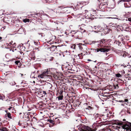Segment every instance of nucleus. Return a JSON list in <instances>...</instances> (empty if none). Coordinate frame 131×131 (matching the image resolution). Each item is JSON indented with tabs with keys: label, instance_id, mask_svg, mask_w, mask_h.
<instances>
[{
	"label": "nucleus",
	"instance_id": "nucleus-16",
	"mask_svg": "<svg viewBox=\"0 0 131 131\" xmlns=\"http://www.w3.org/2000/svg\"><path fill=\"white\" fill-rule=\"evenodd\" d=\"M114 43L115 44H116L118 46H120V44L121 43V42L119 41H116L114 42Z\"/></svg>",
	"mask_w": 131,
	"mask_h": 131
},
{
	"label": "nucleus",
	"instance_id": "nucleus-7",
	"mask_svg": "<svg viewBox=\"0 0 131 131\" xmlns=\"http://www.w3.org/2000/svg\"><path fill=\"white\" fill-rule=\"evenodd\" d=\"M124 127L126 129L129 130L130 131H131V123L127 122Z\"/></svg>",
	"mask_w": 131,
	"mask_h": 131
},
{
	"label": "nucleus",
	"instance_id": "nucleus-48",
	"mask_svg": "<svg viewBox=\"0 0 131 131\" xmlns=\"http://www.w3.org/2000/svg\"><path fill=\"white\" fill-rule=\"evenodd\" d=\"M82 30H83L82 31L83 32H85V30L84 29H82Z\"/></svg>",
	"mask_w": 131,
	"mask_h": 131
},
{
	"label": "nucleus",
	"instance_id": "nucleus-21",
	"mask_svg": "<svg viewBox=\"0 0 131 131\" xmlns=\"http://www.w3.org/2000/svg\"><path fill=\"white\" fill-rule=\"evenodd\" d=\"M115 75L118 78H121L122 77V75L119 73L116 74Z\"/></svg>",
	"mask_w": 131,
	"mask_h": 131
},
{
	"label": "nucleus",
	"instance_id": "nucleus-41",
	"mask_svg": "<svg viewBox=\"0 0 131 131\" xmlns=\"http://www.w3.org/2000/svg\"><path fill=\"white\" fill-rule=\"evenodd\" d=\"M51 59H50L49 60L50 61H52V60H53V57H51Z\"/></svg>",
	"mask_w": 131,
	"mask_h": 131
},
{
	"label": "nucleus",
	"instance_id": "nucleus-18",
	"mask_svg": "<svg viewBox=\"0 0 131 131\" xmlns=\"http://www.w3.org/2000/svg\"><path fill=\"white\" fill-rule=\"evenodd\" d=\"M34 72H33L30 75V78H31L33 79L34 78V79H35V77L34 76Z\"/></svg>",
	"mask_w": 131,
	"mask_h": 131
},
{
	"label": "nucleus",
	"instance_id": "nucleus-63",
	"mask_svg": "<svg viewBox=\"0 0 131 131\" xmlns=\"http://www.w3.org/2000/svg\"><path fill=\"white\" fill-rule=\"evenodd\" d=\"M29 40H28V41L27 42V44L28 43V42H29Z\"/></svg>",
	"mask_w": 131,
	"mask_h": 131
},
{
	"label": "nucleus",
	"instance_id": "nucleus-1",
	"mask_svg": "<svg viewBox=\"0 0 131 131\" xmlns=\"http://www.w3.org/2000/svg\"><path fill=\"white\" fill-rule=\"evenodd\" d=\"M93 130L88 126H87L84 125H82L81 128L79 129L80 131H95L97 129L101 131H106L105 129H99L100 127H101L99 123H94L92 125Z\"/></svg>",
	"mask_w": 131,
	"mask_h": 131
},
{
	"label": "nucleus",
	"instance_id": "nucleus-35",
	"mask_svg": "<svg viewBox=\"0 0 131 131\" xmlns=\"http://www.w3.org/2000/svg\"><path fill=\"white\" fill-rule=\"evenodd\" d=\"M43 15L44 16H47V17H49V16L47 14H43Z\"/></svg>",
	"mask_w": 131,
	"mask_h": 131
},
{
	"label": "nucleus",
	"instance_id": "nucleus-30",
	"mask_svg": "<svg viewBox=\"0 0 131 131\" xmlns=\"http://www.w3.org/2000/svg\"><path fill=\"white\" fill-rule=\"evenodd\" d=\"M121 67H123L124 68H125L126 67V65H125L124 64L121 65Z\"/></svg>",
	"mask_w": 131,
	"mask_h": 131
},
{
	"label": "nucleus",
	"instance_id": "nucleus-23",
	"mask_svg": "<svg viewBox=\"0 0 131 131\" xmlns=\"http://www.w3.org/2000/svg\"><path fill=\"white\" fill-rule=\"evenodd\" d=\"M38 34L39 35H41L40 37L41 38H42L43 36V35H42L43 34L42 33H38Z\"/></svg>",
	"mask_w": 131,
	"mask_h": 131
},
{
	"label": "nucleus",
	"instance_id": "nucleus-40",
	"mask_svg": "<svg viewBox=\"0 0 131 131\" xmlns=\"http://www.w3.org/2000/svg\"><path fill=\"white\" fill-rule=\"evenodd\" d=\"M128 101V100L127 99H125V102H127Z\"/></svg>",
	"mask_w": 131,
	"mask_h": 131
},
{
	"label": "nucleus",
	"instance_id": "nucleus-50",
	"mask_svg": "<svg viewBox=\"0 0 131 131\" xmlns=\"http://www.w3.org/2000/svg\"><path fill=\"white\" fill-rule=\"evenodd\" d=\"M11 131H15V129H12V130H11Z\"/></svg>",
	"mask_w": 131,
	"mask_h": 131
},
{
	"label": "nucleus",
	"instance_id": "nucleus-58",
	"mask_svg": "<svg viewBox=\"0 0 131 131\" xmlns=\"http://www.w3.org/2000/svg\"><path fill=\"white\" fill-rule=\"evenodd\" d=\"M30 44L29 43L28 44V47H30Z\"/></svg>",
	"mask_w": 131,
	"mask_h": 131
},
{
	"label": "nucleus",
	"instance_id": "nucleus-10",
	"mask_svg": "<svg viewBox=\"0 0 131 131\" xmlns=\"http://www.w3.org/2000/svg\"><path fill=\"white\" fill-rule=\"evenodd\" d=\"M29 57L31 58V60H35V56L34 54L33 53H30L29 55Z\"/></svg>",
	"mask_w": 131,
	"mask_h": 131
},
{
	"label": "nucleus",
	"instance_id": "nucleus-47",
	"mask_svg": "<svg viewBox=\"0 0 131 131\" xmlns=\"http://www.w3.org/2000/svg\"><path fill=\"white\" fill-rule=\"evenodd\" d=\"M48 1H49L50 2H52L53 0H48Z\"/></svg>",
	"mask_w": 131,
	"mask_h": 131
},
{
	"label": "nucleus",
	"instance_id": "nucleus-54",
	"mask_svg": "<svg viewBox=\"0 0 131 131\" xmlns=\"http://www.w3.org/2000/svg\"><path fill=\"white\" fill-rule=\"evenodd\" d=\"M124 6H125V7H129V6L128 7V6H126V5H125Z\"/></svg>",
	"mask_w": 131,
	"mask_h": 131
},
{
	"label": "nucleus",
	"instance_id": "nucleus-53",
	"mask_svg": "<svg viewBox=\"0 0 131 131\" xmlns=\"http://www.w3.org/2000/svg\"><path fill=\"white\" fill-rule=\"evenodd\" d=\"M126 75L127 76H129V74H128V73H127V74H126Z\"/></svg>",
	"mask_w": 131,
	"mask_h": 131
},
{
	"label": "nucleus",
	"instance_id": "nucleus-60",
	"mask_svg": "<svg viewBox=\"0 0 131 131\" xmlns=\"http://www.w3.org/2000/svg\"><path fill=\"white\" fill-rule=\"evenodd\" d=\"M85 3H86V4H85V5L87 4H88V2H85Z\"/></svg>",
	"mask_w": 131,
	"mask_h": 131
},
{
	"label": "nucleus",
	"instance_id": "nucleus-8",
	"mask_svg": "<svg viewBox=\"0 0 131 131\" xmlns=\"http://www.w3.org/2000/svg\"><path fill=\"white\" fill-rule=\"evenodd\" d=\"M83 7L82 4L80 2H78L76 5L75 8L77 9H79Z\"/></svg>",
	"mask_w": 131,
	"mask_h": 131
},
{
	"label": "nucleus",
	"instance_id": "nucleus-31",
	"mask_svg": "<svg viewBox=\"0 0 131 131\" xmlns=\"http://www.w3.org/2000/svg\"><path fill=\"white\" fill-rule=\"evenodd\" d=\"M15 45H16L15 43H13V44H12V45L13 46V47H15H15L16 46Z\"/></svg>",
	"mask_w": 131,
	"mask_h": 131
},
{
	"label": "nucleus",
	"instance_id": "nucleus-57",
	"mask_svg": "<svg viewBox=\"0 0 131 131\" xmlns=\"http://www.w3.org/2000/svg\"><path fill=\"white\" fill-rule=\"evenodd\" d=\"M74 49H75V47L76 46V45H74Z\"/></svg>",
	"mask_w": 131,
	"mask_h": 131
},
{
	"label": "nucleus",
	"instance_id": "nucleus-17",
	"mask_svg": "<svg viewBox=\"0 0 131 131\" xmlns=\"http://www.w3.org/2000/svg\"><path fill=\"white\" fill-rule=\"evenodd\" d=\"M100 7L101 6V5L102 6H104V5H108V3L107 2H104V3H101L100 4Z\"/></svg>",
	"mask_w": 131,
	"mask_h": 131
},
{
	"label": "nucleus",
	"instance_id": "nucleus-45",
	"mask_svg": "<svg viewBox=\"0 0 131 131\" xmlns=\"http://www.w3.org/2000/svg\"><path fill=\"white\" fill-rule=\"evenodd\" d=\"M19 62L18 61H16L15 63L16 64H18Z\"/></svg>",
	"mask_w": 131,
	"mask_h": 131
},
{
	"label": "nucleus",
	"instance_id": "nucleus-38",
	"mask_svg": "<svg viewBox=\"0 0 131 131\" xmlns=\"http://www.w3.org/2000/svg\"><path fill=\"white\" fill-rule=\"evenodd\" d=\"M106 18H109V19H112L114 18H113V17H108Z\"/></svg>",
	"mask_w": 131,
	"mask_h": 131
},
{
	"label": "nucleus",
	"instance_id": "nucleus-49",
	"mask_svg": "<svg viewBox=\"0 0 131 131\" xmlns=\"http://www.w3.org/2000/svg\"><path fill=\"white\" fill-rule=\"evenodd\" d=\"M10 51L12 50V49H10ZM12 51L13 52H14V49H13V50H12Z\"/></svg>",
	"mask_w": 131,
	"mask_h": 131
},
{
	"label": "nucleus",
	"instance_id": "nucleus-51",
	"mask_svg": "<svg viewBox=\"0 0 131 131\" xmlns=\"http://www.w3.org/2000/svg\"><path fill=\"white\" fill-rule=\"evenodd\" d=\"M16 87L17 88V89H18L19 86L18 85H16Z\"/></svg>",
	"mask_w": 131,
	"mask_h": 131
},
{
	"label": "nucleus",
	"instance_id": "nucleus-22",
	"mask_svg": "<svg viewBox=\"0 0 131 131\" xmlns=\"http://www.w3.org/2000/svg\"><path fill=\"white\" fill-rule=\"evenodd\" d=\"M63 96L62 95L61 96H59L58 98V100H61L63 98Z\"/></svg>",
	"mask_w": 131,
	"mask_h": 131
},
{
	"label": "nucleus",
	"instance_id": "nucleus-34",
	"mask_svg": "<svg viewBox=\"0 0 131 131\" xmlns=\"http://www.w3.org/2000/svg\"><path fill=\"white\" fill-rule=\"evenodd\" d=\"M77 31H73V30H72L71 32V33H72H72H75V32H76Z\"/></svg>",
	"mask_w": 131,
	"mask_h": 131
},
{
	"label": "nucleus",
	"instance_id": "nucleus-61",
	"mask_svg": "<svg viewBox=\"0 0 131 131\" xmlns=\"http://www.w3.org/2000/svg\"><path fill=\"white\" fill-rule=\"evenodd\" d=\"M2 39V38L1 37H0V40Z\"/></svg>",
	"mask_w": 131,
	"mask_h": 131
},
{
	"label": "nucleus",
	"instance_id": "nucleus-43",
	"mask_svg": "<svg viewBox=\"0 0 131 131\" xmlns=\"http://www.w3.org/2000/svg\"><path fill=\"white\" fill-rule=\"evenodd\" d=\"M53 47L54 48V49H56V48H57L56 47V46H53Z\"/></svg>",
	"mask_w": 131,
	"mask_h": 131
},
{
	"label": "nucleus",
	"instance_id": "nucleus-12",
	"mask_svg": "<svg viewBox=\"0 0 131 131\" xmlns=\"http://www.w3.org/2000/svg\"><path fill=\"white\" fill-rule=\"evenodd\" d=\"M84 44H82V43H79V44H77V45L79 47V49L81 50H82L83 48V46H84Z\"/></svg>",
	"mask_w": 131,
	"mask_h": 131
},
{
	"label": "nucleus",
	"instance_id": "nucleus-15",
	"mask_svg": "<svg viewBox=\"0 0 131 131\" xmlns=\"http://www.w3.org/2000/svg\"><path fill=\"white\" fill-rule=\"evenodd\" d=\"M7 117L9 119H12V117L11 116V114L10 113L8 112L6 114Z\"/></svg>",
	"mask_w": 131,
	"mask_h": 131
},
{
	"label": "nucleus",
	"instance_id": "nucleus-46",
	"mask_svg": "<svg viewBox=\"0 0 131 131\" xmlns=\"http://www.w3.org/2000/svg\"><path fill=\"white\" fill-rule=\"evenodd\" d=\"M48 85L49 86H52L51 84L50 83H48Z\"/></svg>",
	"mask_w": 131,
	"mask_h": 131
},
{
	"label": "nucleus",
	"instance_id": "nucleus-59",
	"mask_svg": "<svg viewBox=\"0 0 131 131\" xmlns=\"http://www.w3.org/2000/svg\"><path fill=\"white\" fill-rule=\"evenodd\" d=\"M88 61H91V60L90 59H89L88 60Z\"/></svg>",
	"mask_w": 131,
	"mask_h": 131
},
{
	"label": "nucleus",
	"instance_id": "nucleus-27",
	"mask_svg": "<svg viewBox=\"0 0 131 131\" xmlns=\"http://www.w3.org/2000/svg\"><path fill=\"white\" fill-rule=\"evenodd\" d=\"M24 21L25 23H26L27 22H28L27 20H28V19H24Z\"/></svg>",
	"mask_w": 131,
	"mask_h": 131
},
{
	"label": "nucleus",
	"instance_id": "nucleus-36",
	"mask_svg": "<svg viewBox=\"0 0 131 131\" xmlns=\"http://www.w3.org/2000/svg\"><path fill=\"white\" fill-rule=\"evenodd\" d=\"M13 42V41H11L10 42L9 44H10L11 45H12V44H13L12 43ZM8 45H9V44H8Z\"/></svg>",
	"mask_w": 131,
	"mask_h": 131
},
{
	"label": "nucleus",
	"instance_id": "nucleus-2",
	"mask_svg": "<svg viewBox=\"0 0 131 131\" xmlns=\"http://www.w3.org/2000/svg\"><path fill=\"white\" fill-rule=\"evenodd\" d=\"M98 46L99 48L95 49L96 52H98L100 51L102 52H107L110 50V49L108 47H106L104 48L101 47H103V44L105 43V40L104 39H102L98 41Z\"/></svg>",
	"mask_w": 131,
	"mask_h": 131
},
{
	"label": "nucleus",
	"instance_id": "nucleus-62",
	"mask_svg": "<svg viewBox=\"0 0 131 131\" xmlns=\"http://www.w3.org/2000/svg\"><path fill=\"white\" fill-rule=\"evenodd\" d=\"M74 35H72V37H74Z\"/></svg>",
	"mask_w": 131,
	"mask_h": 131
},
{
	"label": "nucleus",
	"instance_id": "nucleus-4",
	"mask_svg": "<svg viewBox=\"0 0 131 131\" xmlns=\"http://www.w3.org/2000/svg\"><path fill=\"white\" fill-rule=\"evenodd\" d=\"M72 34H74L76 38L79 39H81V38L82 35V32L78 31H77L74 33H72Z\"/></svg>",
	"mask_w": 131,
	"mask_h": 131
},
{
	"label": "nucleus",
	"instance_id": "nucleus-6",
	"mask_svg": "<svg viewBox=\"0 0 131 131\" xmlns=\"http://www.w3.org/2000/svg\"><path fill=\"white\" fill-rule=\"evenodd\" d=\"M103 115H102V114H97L95 115L94 119L96 121V122H98L100 119V117Z\"/></svg>",
	"mask_w": 131,
	"mask_h": 131
},
{
	"label": "nucleus",
	"instance_id": "nucleus-42",
	"mask_svg": "<svg viewBox=\"0 0 131 131\" xmlns=\"http://www.w3.org/2000/svg\"><path fill=\"white\" fill-rule=\"evenodd\" d=\"M97 27H98L99 29V30H100V28H101V26H100L99 25V26H97Z\"/></svg>",
	"mask_w": 131,
	"mask_h": 131
},
{
	"label": "nucleus",
	"instance_id": "nucleus-20",
	"mask_svg": "<svg viewBox=\"0 0 131 131\" xmlns=\"http://www.w3.org/2000/svg\"><path fill=\"white\" fill-rule=\"evenodd\" d=\"M10 84L12 86H14L16 84V83L15 81H12L10 83Z\"/></svg>",
	"mask_w": 131,
	"mask_h": 131
},
{
	"label": "nucleus",
	"instance_id": "nucleus-24",
	"mask_svg": "<svg viewBox=\"0 0 131 131\" xmlns=\"http://www.w3.org/2000/svg\"><path fill=\"white\" fill-rule=\"evenodd\" d=\"M34 43L37 46L39 45V42H36L34 41Z\"/></svg>",
	"mask_w": 131,
	"mask_h": 131
},
{
	"label": "nucleus",
	"instance_id": "nucleus-14",
	"mask_svg": "<svg viewBox=\"0 0 131 131\" xmlns=\"http://www.w3.org/2000/svg\"><path fill=\"white\" fill-rule=\"evenodd\" d=\"M0 130L2 131H8L7 128L6 127H3L0 128Z\"/></svg>",
	"mask_w": 131,
	"mask_h": 131
},
{
	"label": "nucleus",
	"instance_id": "nucleus-26",
	"mask_svg": "<svg viewBox=\"0 0 131 131\" xmlns=\"http://www.w3.org/2000/svg\"><path fill=\"white\" fill-rule=\"evenodd\" d=\"M49 121L50 123H54V121H53V120L50 119L49 120Z\"/></svg>",
	"mask_w": 131,
	"mask_h": 131
},
{
	"label": "nucleus",
	"instance_id": "nucleus-5",
	"mask_svg": "<svg viewBox=\"0 0 131 131\" xmlns=\"http://www.w3.org/2000/svg\"><path fill=\"white\" fill-rule=\"evenodd\" d=\"M116 52L119 55L122 56V57H125L127 55L126 54L123 52L122 51L118 50L116 51Z\"/></svg>",
	"mask_w": 131,
	"mask_h": 131
},
{
	"label": "nucleus",
	"instance_id": "nucleus-9",
	"mask_svg": "<svg viewBox=\"0 0 131 131\" xmlns=\"http://www.w3.org/2000/svg\"><path fill=\"white\" fill-rule=\"evenodd\" d=\"M118 40L119 41H122V42L123 43V40H124L123 37L122 35L119 36L118 37Z\"/></svg>",
	"mask_w": 131,
	"mask_h": 131
},
{
	"label": "nucleus",
	"instance_id": "nucleus-13",
	"mask_svg": "<svg viewBox=\"0 0 131 131\" xmlns=\"http://www.w3.org/2000/svg\"><path fill=\"white\" fill-rule=\"evenodd\" d=\"M110 7L112 8H114L116 6V3H112L110 4Z\"/></svg>",
	"mask_w": 131,
	"mask_h": 131
},
{
	"label": "nucleus",
	"instance_id": "nucleus-29",
	"mask_svg": "<svg viewBox=\"0 0 131 131\" xmlns=\"http://www.w3.org/2000/svg\"><path fill=\"white\" fill-rule=\"evenodd\" d=\"M127 78H128V80H131V76L130 75V76L127 77Z\"/></svg>",
	"mask_w": 131,
	"mask_h": 131
},
{
	"label": "nucleus",
	"instance_id": "nucleus-44",
	"mask_svg": "<svg viewBox=\"0 0 131 131\" xmlns=\"http://www.w3.org/2000/svg\"><path fill=\"white\" fill-rule=\"evenodd\" d=\"M12 108V107H10L8 108V109L9 110H10L11 108Z\"/></svg>",
	"mask_w": 131,
	"mask_h": 131
},
{
	"label": "nucleus",
	"instance_id": "nucleus-39",
	"mask_svg": "<svg viewBox=\"0 0 131 131\" xmlns=\"http://www.w3.org/2000/svg\"><path fill=\"white\" fill-rule=\"evenodd\" d=\"M75 60V59L74 58H73L72 60H71L72 61V62H73L74 61V60Z\"/></svg>",
	"mask_w": 131,
	"mask_h": 131
},
{
	"label": "nucleus",
	"instance_id": "nucleus-55",
	"mask_svg": "<svg viewBox=\"0 0 131 131\" xmlns=\"http://www.w3.org/2000/svg\"><path fill=\"white\" fill-rule=\"evenodd\" d=\"M7 115H6V114L5 115L4 117H5V118L7 117Z\"/></svg>",
	"mask_w": 131,
	"mask_h": 131
},
{
	"label": "nucleus",
	"instance_id": "nucleus-56",
	"mask_svg": "<svg viewBox=\"0 0 131 131\" xmlns=\"http://www.w3.org/2000/svg\"><path fill=\"white\" fill-rule=\"evenodd\" d=\"M113 1V3H115V0H112Z\"/></svg>",
	"mask_w": 131,
	"mask_h": 131
},
{
	"label": "nucleus",
	"instance_id": "nucleus-28",
	"mask_svg": "<svg viewBox=\"0 0 131 131\" xmlns=\"http://www.w3.org/2000/svg\"><path fill=\"white\" fill-rule=\"evenodd\" d=\"M130 0H123L122 1H120V2H121L122 1H123V2H129L130 1Z\"/></svg>",
	"mask_w": 131,
	"mask_h": 131
},
{
	"label": "nucleus",
	"instance_id": "nucleus-3",
	"mask_svg": "<svg viewBox=\"0 0 131 131\" xmlns=\"http://www.w3.org/2000/svg\"><path fill=\"white\" fill-rule=\"evenodd\" d=\"M50 68L45 70L42 73L38 75V77L41 78H45L46 76L47 75V74H50Z\"/></svg>",
	"mask_w": 131,
	"mask_h": 131
},
{
	"label": "nucleus",
	"instance_id": "nucleus-11",
	"mask_svg": "<svg viewBox=\"0 0 131 131\" xmlns=\"http://www.w3.org/2000/svg\"><path fill=\"white\" fill-rule=\"evenodd\" d=\"M83 46V47L82 50L84 52H86L85 54H88V52L86 51L87 47L85 45H84V46Z\"/></svg>",
	"mask_w": 131,
	"mask_h": 131
},
{
	"label": "nucleus",
	"instance_id": "nucleus-52",
	"mask_svg": "<svg viewBox=\"0 0 131 131\" xmlns=\"http://www.w3.org/2000/svg\"><path fill=\"white\" fill-rule=\"evenodd\" d=\"M5 27L4 26V27H3L2 28H3V29H5Z\"/></svg>",
	"mask_w": 131,
	"mask_h": 131
},
{
	"label": "nucleus",
	"instance_id": "nucleus-64",
	"mask_svg": "<svg viewBox=\"0 0 131 131\" xmlns=\"http://www.w3.org/2000/svg\"><path fill=\"white\" fill-rule=\"evenodd\" d=\"M130 71H131V70H130L129 71V70L128 71L129 72H130Z\"/></svg>",
	"mask_w": 131,
	"mask_h": 131
},
{
	"label": "nucleus",
	"instance_id": "nucleus-33",
	"mask_svg": "<svg viewBox=\"0 0 131 131\" xmlns=\"http://www.w3.org/2000/svg\"><path fill=\"white\" fill-rule=\"evenodd\" d=\"M91 106H88V107H87V108H86V109H89V110L90 109H91Z\"/></svg>",
	"mask_w": 131,
	"mask_h": 131
},
{
	"label": "nucleus",
	"instance_id": "nucleus-19",
	"mask_svg": "<svg viewBox=\"0 0 131 131\" xmlns=\"http://www.w3.org/2000/svg\"><path fill=\"white\" fill-rule=\"evenodd\" d=\"M100 96H101V97L99 96L100 99L101 97L103 99H105V97H106V95H104V94H100Z\"/></svg>",
	"mask_w": 131,
	"mask_h": 131
},
{
	"label": "nucleus",
	"instance_id": "nucleus-25",
	"mask_svg": "<svg viewBox=\"0 0 131 131\" xmlns=\"http://www.w3.org/2000/svg\"><path fill=\"white\" fill-rule=\"evenodd\" d=\"M94 29L97 30L98 31L99 30V29L98 27H97L96 26H94Z\"/></svg>",
	"mask_w": 131,
	"mask_h": 131
},
{
	"label": "nucleus",
	"instance_id": "nucleus-37",
	"mask_svg": "<svg viewBox=\"0 0 131 131\" xmlns=\"http://www.w3.org/2000/svg\"><path fill=\"white\" fill-rule=\"evenodd\" d=\"M128 20L129 21H131V18H128Z\"/></svg>",
	"mask_w": 131,
	"mask_h": 131
},
{
	"label": "nucleus",
	"instance_id": "nucleus-32",
	"mask_svg": "<svg viewBox=\"0 0 131 131\" xmlns=\"http://www.w3.org/2000/svg\"><path fill=\"white\" fill-rule=\"evenodd\" d=\"M59 7V8H60V9H62L65 8V7H63V6Z\"/></svg>",
	"mask_w": 131,
	"mask_h": 131
}]
</instances>
